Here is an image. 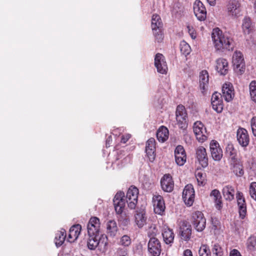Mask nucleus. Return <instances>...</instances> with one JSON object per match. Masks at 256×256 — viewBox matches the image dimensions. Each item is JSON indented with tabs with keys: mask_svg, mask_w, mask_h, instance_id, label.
<instances>
[{
	"mask_svg": "<svg viewBox=\"0 0 256 256\" xmlns=\"http://www.w3.org/2000/svg\"><path fill=\"white\" fill-rule=\"evenodd\" d=\"M212 38L214 46L217 50H232L234 47L233 40L227 34H223L218 28L213 29Z\"/></svg>",
	"mask_w": 256,
	"mask_h": 256,
	"instance_id": "f257e3e1",
	"label": "nucleus"
},
{
	"mask_svg": "<svg viewBox=\"0 0 256 256\" xmlns=\"http://www.w3.org/2000/svg\"><path fill=\"white\" fill-rule=\"evenodd\" d=\"M162 26L163 24L160 16L156 14H153L152 18L151 27L155 40L158 43L161 42L164 38L162 32Z\"/></svg>",
	"mask_w": 256,
	"mask_h": 256,
	"instance_id": "f03ea898",
	"label": "nucleus"
},
{
	"mask_svg": "<svg viewBox=\"0 0 256 256\" xmlns=\"http://www.w3.org/2000/svg\"><path fill=\"white\" fill-rule=\"evenodd\" d=\"M155 236L154 234L148 233L150 240L148 244V250L150 256H159L162 252L161 244Z\"/></svg>",
	"mask_w": 256,
	"mask_h": 256,
	"instance_id": "7ed1b4c3",
	"label": "nucleus"
},
{
	"mask_svg": "<svg viewBox=\"0 0 256 256\" xmlns=\"http://www.w3.org/2000/svg\"><path fill=\"white\" fill-rule=\"evenodd\" d=\"M177 124L180 128L186 130L188 126L187 112L185 107L181 104L178 105L176 111Z\"/></svg>",
	"mask_w": 256,
	"mask_h": 256,
	"instance_id": "20e7f679",
	"label": "nucleus"
},
{
	"mask_svg": "<svg viewBox=\"0 0 256 256\" xmlns=\"http://www.w3.org/2000/svg\"><path fill=\"white\" fill-rule=\"evenodd\" d=\"M191 222L198 232H202L206 228V220L201 212L196 211L192 213Z\"/></svg>",
	"mask_w": 256,
	"mask_h": 256,
	"instance_id": "39448f33",
	"label": "nucleus"
},
{
	"mask_svg": "<svg viewBox=\"0 0 256 256\" xmlns=\"http://www.w3.org/2000/svg\"><path fill=\"white\" fill-rule=\"evenodd\" d=\"M138 190L134 186H131L128 190L126 199L128 206L131 209L136 208L138 202Z\"/></svg>",
	"mask_w": 256,
	"mask_h": 256,
	"instance_id": "423d86ee",
	"label": "nucleus"
},
{
	"mask_svg": "<svg viewBox=\"0 0 256 256\" xmlns=\"http://www.w3.org/2000/svg\"><path fill=\"white\" fill-rule=\"evenodd\" d=\"M100 223L98 218L92 217L88 224L87 230L89 236L100 235Z\"/></svg>",
	"mask_w": 256,
	"mask_h": 256,
	"instance_id": "0eeeda50",
	"label": "nucleus"
},
{
	"mask_svg": "<svg viewBox=\"0 0 256 256\" xmlns=\"http://www.w3.org/2000/svg\"><path fill=\"white\" fill-rule=\"evenodd\" d=\"M182 199L188 206L192 205L194 200V190L192 184L185 186L182 192Z\"/></svg>",
	"mask_w": 256,
	"mask_h": 256,
	"instance_id": "6e6552de",
	"label": "nucleus"
},
{
	"mask_svg": "<svg viewBox=\"0 0 256 256\" xmlns=\"http://www.w3.org/2000/svg\"><path fill=\"white\" fill-rule=\"evenodd\" d=\"M194 132L196 139L200 142H203L207 139L206 130L202 122L197 121L194 124Z\"/></svg>",
	"mask_w": 256,
	"mask_h": 256,
	"instance_id": "1a4fd4ad",
	"label": "nucleus"
},
{
	"mask_svg": "<svg viewBox=\"0 0 256 256\" xmlns=\"http://www.w3.org/2000/svg\"><path fill=\"white\" fill-rule=\"evenodd\" d=\"M124 194L122 192H118L114 198V205L116 214H120L125 206Z\"/></svg>",
	"mask_w": 256,
	"mask_h": 256,
	"instance_id": "9d476101",
	"label": "nucleus"
},
{
	"mask_svg": "<svg viewBox=\"0 0 256 256\" xmlns=\"http://www.w3.org/2000/svg\"><path fill=\"white\" fill-rule=\"evenodd\" d=\"M194 12L197 19L204 21L206 17V10L204 4L200 0H196L194 4Z\"/></svg>",
	"mask_w": 256,
	"mask_h": 256,
	"instance_id": "9b49d317",
	"label": "nucleus"
},
{
	"mask_svg": "<svg viewBox=\"0 0 256 256\" xmlns=\"http://www.w3.org/2000/svg\"><path fill=\"white\" fill-rule=\"evenodd\" d=\"M226 8L228 16L237 18L240 12V4L238 0H230L226 5Z\"/></svg>",
	"mask_w": 256,
	"mask_h": 256,
	"instance_id": "f8f14e48",
	"label": "nucleus"
},
{
	"mask_svg": "<svg viewBox=\"0 0 256 256\" xmlns=\"http://www.w3.org/2000/svg\"><path fill=\"white\" fill-rule=\"evenodd\" d=\"M236 198L240 217L242 219H244L246 217L247 212L246 204L245 198L242 192H238L236 194Z\"/></svg>",
	"mask_w": 256,
	"mask_h": 256,
	"instance_id": "ddd939ff",
	"label": "nucleus"
},
{
	"mask_svg": "<svg viewBox=\"0 0 256 256\" xmlns=\"http://www.w3.org/2000/svg\"><path fill=\"white\" fill-rule=\"evenodd\" d=\"M196 158L202 168L208 166V156L206 149L202 146H200L196 150Z\"/></svg>",
	"mask_w": 256,
	"mask_h": 256,
	"instance_id": "4468645a",
	"label": "nucleus"
},
{
	"mask_svg": "<svg viewBox=\"0 0 256 256\" xmlns=\"http://www.w3.org/2000/svg\"><path fill=\"white\" fill-rule=\"evenodd\" d=\"M154 212L156 214L162 215L166 209L164 198L160 195H155L153 196Z\"/></svg>",
	"mask_w": 256,
	"mask_h": 256,
	"instance_id": "2eb2a0df",
	"label": "nucleus"
},
{
	"mask_svg": "<svg viewBox=\"0 0 256 256\" xmlns=\"http://www.w3.org/2000/svg\"><path fill=\"white\" fill-rule=\"evenodd\" d=\"M161 188L164 192H170L174 188V182L170 174H165L160 180Z\"/></svg>",
	"mask_w": 256,
	"mask_h": 256,
	"instance_id": "dca6fc26",
	"label": "nucleus"
},
{
	"mask_svg": "<svg viewBox=\"0 0 256 256\" xmlns=\"http://www.w3.org/2000/svg\"><path fill=\"white\" fill-rule=\"evenodd\" d=\"M144 208H138L135 212L134 222L139 228H142L146 224L147 217Z\"/></svg>",
	"mask_w": 256,
	"mask_h": 256,
	"instance_id": "f3484780",
	"label": "nucleus"
},
{
	"mask_svg": "<svg viewBox=\"0 0 256 256\" xmlns=\"http://www.w3.org/2000/svg\"><path fill=\"white\" fill-rule=\"evenodd\" d=\"M210 150L212 157L214 160L219 161L222 159V150L220 148L219 144L216 140H212L210 142Z\"/></svg>",
	"mask_w": 256,
	"mask_h": 256,
	"instance_id": "a211bd4d",
	"label": "nucleus"
},
{
	"mask_svg": "<svg viewBox=\"0 0 256 256\" xmlns=\"http://www.w3.org/2000/svg\"><path fill=\"white\" fill-rule=\"evenodd\" d=\"M222 96L224 100L229 102L231 101L234 97V92L232 84L229 82L224 83L222 88Z\"/></svg>",
	"mask_w": 256,
	"mask_h": 256,
	"instance_id": "6ab92c4d",
	"label": "nucleus"
},
{
	"mask_svg": "<svg viewBox=\"0 0 256 256\" xmlns=\"http://www.w3.org/2000/svg\"><path fill=\"white\" fill-rule=\"evenodd\" d=\"M156 140L154 138H150L146 143V152L150 162H153L155 158Z\"/></svg>",
	"mask_w": 256,
	"mask_h": 256,
	"instance_id": "aec40b11",
	"label": "nucleus"
},
{
	"mask_svg": "<svg viewBox=\"0 0 256 256\" xmlns=\"http://www.w3.org/2000/svg\"><path fill=\"white\" fill-rule=\"evenodd\" d=\"M237 140L242 147L247 146L250 142L249 136L247 130L244 128H240L237 130Z\"/></svg>",
	"mask_w": 256,
	"mask_h": 256,
	"instance_id": "412c9836",
	"label": "nucleus"
},
{
	"mask_svg": "<svg viewBox=\"0 0 256 256\" xmlns=\"http://www.w3.org/2000/svg\"><path fill=\"white\" fill-rule=\"evenodd\" d=\"M174 156L176 163L179 166H183L186 162V154L182 146H177L174 150Z\"/></svg>",
	"mask_w": 256,
	"mask_h": 256,
	"instance_id": "4be33fe9",
	"label": "nucleus"
},
{
	"mask_svg": "<svg viewBox=\"0 0 256 256\" xmlns=\"http://www.w3.org/2000/svg\"><path fill=\"white\" fill-rule=\"evenodd\" d=\"M200 88L202 93L204 95L208 88V74L206 70H202L200 74Z\"/></svg>",
	"mask_w": 256,
	"mask_h": 256,
	"instance_id": "5701e85b",
	"label": "nucleus"
},
{
	"mask_svg": "<svg viewBox=\"0 0 256 256\" xmlns=\"http://www.w3.org/2000/svg\"><path fill=\"white\" fill-rule=\"evenodd\" d=\"M102 238L100 236H89L88 241V247L91 250H95L98 246H102V244L106 246V242H101Z\"/></svg>",
	"mask_w": 256,
	"mask_h": 256,
	"instance_id": "b1692460",
	"label": "nucleus"
},
{
	"mask_svg": "<svg viewBox=\"0 0 256 256\" xmlns=\"http://www.w3.org/2000/svg\"><path fill=\"white\" fill-rule=\"evenodd\" d=\"M81 230L82 226L79 224L72 226L69 230L68 240L70 242H74L78 238Z\"/></svg>",
	"mask_w": 256,
	"mask_h": 256,
	"instance_id": "393cba45",
	"label": "nucleus"
},
{
	"mask_svg": "<svg viewBox=\"0 0 256 256\" xmlns=\"http://www.w3.org/2000/svg\"><path fill=\"white\" fill-rule=\"evenodd\" d=\"M106 232L110 236H116L118 228L116 222L114 220H108L106 224Z\"/></svg>",
	"mask_w": 256,
	"mask_h": 256,
	"instance_id": "a878e982",
	"label": "nucleus"
},
{
	"mask_svg": "<svg viewBox=\"0 0 256 256\" xmlns=\"http://www.w3.org/2000/svg\"><path fill=\"white\" fill-rule=\"evenodd\" d=\"M192 234L191 226L186 222H184L180 227L182 238L187 240L190 238Z\"/></svg>",
	"mask_w": 256,
	"mask_h": 256,
	"instance_id": "bb28decb",
	"label": "nucleus"
},
{
	"mask_svg": "<svg viewBox=\"0 0 256 256\" xmlns=\"http://www.w3.org/2000/svg\"><path fill=\"white\" fill-rule=\"evenodd\" d=\"M162 235L166 244H170L173 242L174 235L172 230L168 227L164 228Z\"/></svg>",
	"mask_w": 256,
	"mask_h": 256,
	"instance_id": "cd10ccee",
	"label": "nucleus"
},
{
	"mask_svg": "<svg viewBox=\"0 0 256 256\" xmlns=\"http://www.w3.org/2000/svg\"><path fill=\"white\" fill-rule=\"evenodd\" d=\"M168 130L164 126H161L157 131L156 138L158 140L161 142L166 141L168 138Z\"/></svg>",
	"mask_w": 256,
	"mask_h": 256,
	"instance_id": "c85d7f7f",
	"label": "nucleus"
},
{
	"mask_svg": "<svg viewBox=\"0 0 256 256\" xmlns=\"http://www.w3.org/2000/svg\"><path fill=\"white\" fill-rule=\"evenodd\" d=\"M222 192L226 200L231 201L234 199V189L232 186L228 185L224 186Z\"/></svg>",
	"mask_w": 256,
	"mask_h": 256,
	"instance_id": "c756f323",
	"label": "nucleus"
},
{
	"mask_svg": "<svg viewBox=\"0 0 256 256\" xmlns=\"http://www.w3.org/2000/svg\"><path fill=\"white\" fill-rule=\"evenodd\" d=\"M226 152L230 159V164L238 160L237 158V150L232 144H228L226 148Z\"/></svg>",
	"mask_w": 256,
	"mask_h": 256,
	"instance_id": "7c9ffc66",
	"label": "nucleus"
},
{
	"mask_svg": "<svg viewBox=\"0 0 256 256\" xmlns=\"http://www.w3.org/2000/svg\"><path fill=\"white\" fill-rule=\"evenodd\" d=\"M66 238V231L64 229H62L58 231L56 234L54 238V242L56 246L59 247L64 242Z\"/></svg>",
	"mask_w": 256,
	"mask_h": 256,
	"instance_id": "2f4dec72",
	"label": "nucleus"
},
{
	"mask_svg": "<svg viewBox=\"0 0 256 256\" xmlns=\"http://www.w3.org/2000/svg\"><path fill=\"white\" fill-rule=\"evenodd\" d=\"M210 196L214 197V200L216 202V208L218 210H220L222 206V196L220 191L216 189L212 190L210 192Z\"/></svg>",
	"mask_w": 256,
	"mask_h": 256,
	"instance_id": "473e14b6",
	"label": "nucleus"
},
{
	"mask_svg": "<svg viewBox=\"0 0 256 256\" xmlns=\"http://www.w3.org/2000/svg\"><path fill=\"white\" fill-rule=\"evenodd\" d=\"M242 28L246 34H250L252 30V23L249 18H244L242 20Z\"/></svg>",
	"mask_w": 256,
	"mask_h": 256,
	"instance_id": "72a5a7b5",
	"label": "nucleus"
},
{
	"mask_svg": "<svg viewBox=\"0 0 256 256\" xmlns=\"http://www.w3.org/2000/svg\"><path fill=\"white\" fill-rule=\"evenodd\" d=\"M230 165L232 166L233 172L236 176H241L244 174L242 166L240 164L238 160L234 163H230Z\"/></svg>",
	"mask_w": 256,
	"mask_h": 256,
	"instance_id": "f704fd0d",
	"label": "nucleus"
},
{
	"mask_svg": "<svg viewBox=\"0 0 256 256\" xmlns=\"http://www.w3.org/2000/svg\"><path fill=\"white\" fill-rule=\"evenodd\" d=\"M232 64H244V60L242 54L240 52L236 51L232 56Z\"/></svg>",
	"mask_w": 256,
	"mask_h": 256,
	"instance_id": "c9c22d12",
	"label": "nucleus"
},
{
	"mask_svg": "<svg viewBox=\"0 0 256 256\" xmlns=\"http://www.w3.org/2000/svg\"><path fill=\"white\" fill-rule=\"evenodd\" d=\"M246 248L249 251H254L256 250V237L253 236L249 237L246 241Z\"/></svg>",
	"mask_w": 256,
	"mask_h": 256,
	"instance_id": "e433bc0d",
	"label": "nucleus"
},
{
	"mask_svg": "<svg viewBox=\"0 0 256 256\" xmlns=\"http://www.w3.org/2000/svg\"><path fill=\"white\" fill-rule=\"evenodd\" d=\"M180 50L182 54L186 56L190 54L191 48L186 42L182 40L180 44Z\"/></svg>",
	"mask_w": 256,
	"mask_h": 256,
	"instance_id": "4c0bfd02",
	"label": "nucleus"
},
{
	"mask_svg": "<svg viewBox=\"0 0 256 256\" xmlns=\"http://www.w3.org/2000/svg\"><path fill=\"white\" fill-rule=\"evenodd\" d=\"M251 99L256 102V81L252 80L249 86Z\"/></svg>",
	"mask_w": 256,
	"mask_h": 256,
	"instance_id": "58836bf2",
	"label": "nucleus"
},
{
	"mask_svg": "<svg viewBox=\"0 0 256 256\" xmlns=\"http://www.w3.org/2000/svg\"><path fill=\"white\" fill-rule=\"evenodd\" d=\"M228 65H216V69L221 76H225L228 72Z\"/></svg>",
	"mask_w": 256,
	"mask_h": 256,
	"instance_id": "ea45409f",
	"label": "nucleus"
},
{
	"mask_svg": "<svg viewBox=\"0 0 256 256\" xmlns=\"http://www.w3.org/2000/svg\"><path fill=\"white\" fill-rule=\"evenodd\" d=\"M212 108L217 112H221L223 110V104L222 100H219L212 102Z\"/></svg>",
	"mask_w": 256,
	"mask_h": 256,
	"instance_id": "a19ab883",
	"label": "nucleus"
},
{
	"mask_svg": "<svg viewBox=\"0 0 256 256\" xmlns=\"http://www.w3.org/2000/svg\"><path fill=\"white\" fill-rule=\"evenodd\" d=\"M198 254L200 256H211L210 250L206 245H202L200 246Z\"/></svg>",
	"mask_w": 256,
	"mask_h": 256,
	"instance_id": "79ce46f5",
	"label": "nucleus"
},
{
	"mask_svg": "<svg viewBox=\"0 0 256 256\" xmlns=\"http://www.w3.org/2000/svg\"><path fill=\"white\" fill-rule=\"evenodd\" d=\"M213 256H222L224 252L222 248L218 244H214L212 248Z\"/></svg>",
	"mask_w": 256,
	"mask_h": 256,
	"instance_id": "37998d69",
	"label": "nucleus"
},
{
	"mask_svg": "<svg viewBox=\"0 0 256 256\" xmlns=\"http://www.w3.org/2000/svg\"><path fill=\"white\" fill-rule=\"evenodd\" d=\"M131 242L130 237L128 235H124L120 238L119 244L124 247H127L130 244Z\"/></svg>",
	"mask_w": 256,
	"mask_h": 256,
	"instance_id": "c03bdc74",
	"label": "nucleus"
},
{
	"mask_svg": "<svg viewBox=\"0 0 256 256\" xmlns=\"http://www.w3.org/2000/svg\"><path fill=\"white\" fill-rule=\"evenodd\" d=\"M198 185L204 186L206 184V174L202 172H198L196 174Z\"/></svg>",
	"mask_w": 256,
	"mask_h": 256,
	"instance_id": "a18cd8bd",
	"label": "nucleus"
},
{
	"mask_svg": "<svg viewBox=\"0 0 256 256\" xmlns=\"http://www.w3.org/2000/svg\"><path fill=\"white\" fill-rule=\"evenodd\" d=\"M249 192L251 198L256 201V182H252L250 184Z\"/></svg>",
	"mask_w": 256,
	"mask_h": 256,
	"instance_id": "49530a36",
	"label": "nucleus"
},
{
	"mask_svg": "<svg viewBox=\"0 0 256 256\" xmlns=\"http://www.w3.org/2000/svg\"><path fill=\"white\" fill-rule=\"evenodd\" d=\"M166 63L165 58L163 54L160 53L156 54L154 64H164Z\"/></svg>",
	"mask_w": 256,
	"mask_h": 256,
	"instance_id": "de8ad7c7",
	"label": "nucleus"
},
{
	"mask_svg": "<svg viewBox=\"0 0 256 256\" xmlns=\"http://www.w3.org/2000/svg\"><path fill=\"white\" fill-rule=\"evenodd\" d=\"M245 69V65H234V70L238 74H242L244 72Z\"/></svg>",
	"mask_w": 256,
	"mask_h": 256,
	"instance_id": "09e8293b",
	"label": "nucleus"
},
{
	"mask_svg": "<svg viewBox=\"0 0 256 256\" xmlns=\"http://www.w3.org/2000/svg\"><path fill=\"white\" fill-rule=\"evenodd\" d=\"M158 72L162 74H166L168 71L167 65H155Z\"/></svg>",
	"mask_w": 256,
	"mask_h": 256,
	"instance_id": "8fccbe9b",
	"label": "nucleus"
},
{
	"mask_svg": "<svg viewBox=\"0 0 256 256\" xmlns=\"http://www.w3.org/2000/svg\"><path fill=\"white\" fill-rule=\"evenodd\" d=\"M187 29L188 32L190 36L192 38L193 40L195 39L196 38V32L194 28L192 26L188 25L187 26Z\"/></svg>",
	"mask_w": 256,
	"mask_h": 256,
	"instance_id": "3c124183",
	"label": "nucleus"
},
{
	"mask_svg": "<svg viewBox=\"0 0 256 256\" xmlns=\"http://www.w3.org/2000/svg\"><path fill=\"white\" fill-rule=\"evenodd\" d=\"M250 125L252 134L254 136H256V116L253 117L251 119Z\"/></svg>",
	"mask_w": 256,
	"mask_h": 256,
	"instance_id": "603ef678",
	"label": "nucleus"
},
{
	"mask_svg": "<svg viewBox=\"0 0 256 256\" xmlns=\"http://www.w3.org/2000/svg\"><path fill=\"white\" fill-rule=\"evenodd\" d=\"M222 96L218 92H214L212 96L211 102L216 101H218L219 100H222Z\"/></svg>",
	"mask_w": 256,
	"mask_h": 256,
	"instance_id": "864d4df0",
	"label": "nucleus"
},
{
	"mask_svg": "<svg viewBox=\"0 0 256 256\" xmlns=\"http://www.w3.org/2000/svg\"><path fill=\"white\" fill-rule=\"evenodd\" d=\"M118 256H128L127 252L126 250L119 248L117 251Z\"/></svg>",
	"mask_w": 256,
	"mask_h": 256,
	"instance_id": "5fc2aeb1",
	"label": "nucleus"
},
{
	"mask_svg": "<svg viewBox=\"0 0 256 256\" xmlns=\"http://www.w3.org/2000/svg\"><path fill=\"white\" fill-rule=\"evenodd\" d=\"M212 228L216 230L218 228L219 222L216 218H212Z\"/></svg>",
	"mask_w": 256,
	"mask_h": 256,
	"instance_id": "6e6d98bb",
	"label": "nucleus"
},
{
	"mask_svg": "<svg viewBox=\"0 0 256 256\" xmlns=\"http://www.w3.org/2000/svg\"><path fill=\"white\" fill-rule=\"evenodd\" d=\"M230 256H242V255L238 250L233 249L230 251Z\"/></svg>",
	"mask_w": 256,
	"mask_h": 256,
	"instance_id": "4d7b16f0",
	"label": "nucleus"
},
{
	"mask_svg": "<svg viewBox=\"0 0 256 256\" xmlns=\"http://www.w3.org/2000/svg\"><path fill=\"white\" fill-rule=\"evenodd\" d=\"M130 134H126V135L122 136L121 138V142L125 144L130 138Z\"/></svg>",
	"mask_w": 256,
	"mask_h": 256,
	"instance_id": "13d9d810",
	"label": "nucleus"
},
{
	"mask_svg": "<svg viewBox=\"0 0 256 256\" xmlns=\"http://www.w3.org/2000/svg\"><path fill=\"white\" fill-rule=\"evenodd\" d=\"M216 62V64H228V62L224 58H219L217 59Z\"/></svg>",
	"mask_w": 256,
	"mask_h": 256,
	"instance_id": "bf43d9fd",
	"label": "nucleus"
},
{
	"mask_svg": "<svg viewBox=\"0 0 256 256\" xmlns=\"http://www.w3.org/2000/svg\"><path fill=\"white\" fill-rule=\"evenodd\" d=\"M182 256H193V255L192 252L190 250L187 249L184 250Z\"/></svg>",
	"mask_w": 256,
	"mask_h": 256,
	"instance_id": "052dcab7",
	"label": "nucleus"
},
{
	"mask_svg": "<svg viewBox=\"0 0 256 256\" xmlns=\"http://www.w3.org/2000/svg\"><path fill=\"white\" fill-rule=\"evenodd\" d=\"M206 1L212 6H214L216 4V0H206Z\"/></svg>",
	"mask_w": 256,
	"mask_h": 256,
	"instance_id": "680f3d73",
	"label": "nucleus"
}]
</instances>
